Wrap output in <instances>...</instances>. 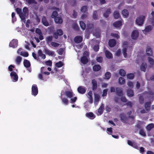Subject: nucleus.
Returning <instances> with one entry per match:
<instances>
[{
  "instance_id": "nucleus-13",
  "label": "nucleus",
  "mask_w": 154,
  "mask_h": 154,
  "mask_svg": "<svg viewBox=\"0 0 154 154\" xmlns=\"http://www.w3.org/2000/svg\"><path fill=\"white\" fill-rule=\"evenodd\" d=\"M104 108V105L103 103H102L101 106L98 109V115H100L103 113Z\"/></svg>"
},
{
  "instance_id": "nucleus-28",
  "label": "nucleus",
  "mask_w": 154,
  "mask_h": 154,
  "mask_svg": "<svg viewBox=\"0 0 154 154\" xmlns=\"http://www.w3.org/2000/svg\"><path fill=\"white\" fill-rule=\"evenodd\" d=\"M23 65L26 68L29 67L31 65L30 62L27 60L25 59L23 61Z\"/></svg>"
},
{
  "instance_id": "nucleus-48",
  "label": "nucleus",
  "mask_w": 154,
  "mask_h": 154,
  "mask_svg": "<svg viewBox=\"0 0 154 154\" xmlns=\"http://www.w3.org/2000/svg\"><path fill=\"white\" fill-rule=\"evenodd\" d=\"M127 48L126 47H124L122 49V52L124 56L125 57H126L127 56Z\"/></svg>"
},
{
  "instance_id": "nucleus-40",
  "label": "nucleus",
  "mask_w": 154,
  "mask_h": 154,
  "mask_svg": "<svg viewBox=\"0 0 154 154\" xmlns=\"http://www.w3.org/2000/svg\"><path fill=\"white\" fill-rule=\"evenodd\" d=\"M19 16L22 20H23L25 19L26 14H24L23 12L19 14Z\"/></svg>"
},
{
  "instance_id": "nucleus-54",
  "label": "nucleus",
  "mask_w": 154,
  "mask_h": 154,
  "mask_svg": "<svg viewBox=\"0 0 154 154\" xmlns=\"http://www.w3.org/2000/svg\"><path fill=\"white\" fill-rule=\"evenodd\" d=\"M77 98L76 97H74L73 98H71L70 102L72 103H74L77 100Z\"/></svg>"
},
{
  "instance_id": "nucleus-24",
  "label": "nucleus",
  "mask_w": 154,
  "mask_h": 154,
  "mask_svg": "<svg viewBox=\"0 0 154 154\" xmlns=\"http://www.w3.org/2000/svg\"><path fill=\"white\" fill-rule=\"evenodd\" d=\"M111 13V9L110 8H108L107 9L105 12L103 13V16L105 18H108L109 16V14Z\"/></svg>"
},
{
  "instance_id": "nucleus-5",
  "label": "nucleus",
  "mask_w": 154,
  "mask_h": 154,
  "mask_svg": "<svg viewBox=\"0 0 154 154\" xmlns=\"http://www.w3.org/2000/svg\"><path fill=\"white\" fill-rule=\"evenodd\" d=\"M10 76L13 79V81L16 82L17 81L18 77L16 72L14 71L11 72L10 73Z\"/></svg>"
},
{
  "instance_id": "nucleus-9",
  "label": "nucleus",
  "mask_w": 154,
  "mask_h": 154,
  "mask_svg": "<svg viewBox=\"0 0 154 154\" xmlns=\"http://www.w3.org/2000/svg\"><path fill=\"white\" fill-rule=\"evenodd\" d=\"M139 34L138 31L137 30L133 31L131 35V37L133 39H136L138 37Z\"/></svg>"
},
{
  "instance_id": "nucleus-23",
  "label": "nucleus",
  "mask_w": 154,
  "mask_h": 154,
  "mask_svg": "<svg viewBox=\"0 0 154 154\" xmlns=\"http://www.w3.org/2000/svg\"><path fill=\"white\" fill-rule=\"evenodd\" d=\"M100 99V96L98 94H95L94 95V103L96 105H97Z\"/></svg>"
},
{
  "instance_id": "nucleus-4",
  "label": "nucleus",
  "mask_w": 154,
  "mask_h": 154,
  "mask_svg": "<svg viewBox=\"0 0 154 154\" xmlns=\"http://www.w3.org/2000/svg\"><path fill=\"white\" fill-rule=\"evenodd\" d=\"M53 36L56 39L58 38V36H61L63 34V31L61 29H58L57 30L56 32L53 33Z\"/></svg>"
},
{
  "instance_id": "nucleus-12",
  "label": "nucleus",
  "mask_w": 154,
  "mask_h": 154,
  "mask_svg": "<svg viewBox=\"0 0 154 154\" xmlns=\"http://www.w3.org/2000/svg\"><path fill=\"white\" fill-rule=\"evenodd\" d=\"M151 104V102L150 101L147 102L145 103L144 107L147 112H149L150 111Z\"/></svg>"
},
{
  "instance_id": "nucleus-18",
  "label": "nucleus",
  "mask_w": 154,
  "mask_h": 154,
  "mask_svg": "<svg viewBox=\"0 0 154 154\" xmlns=\"http://www.w3.org/2000/svg\"><path fill=\"white\" fill-rule=\"evenodd\" d=\"M152 29V27L151 25L147 26L145 28L144 30L143 31V32L145 34L146 32H150Z\"/></svg>"
},
{
  "instance_id": "nucleus-59",
  "label": "nucleus",
  "mask_w": 154,
  "mask_h": 154,
  "mask_svg": "<svg viewBox=\"0 0 154 154\" xmlns=\"http://www.w3.org/2000/svg\"><path fill=\"white\" fill-rule=\"evenodd\" d=\"M96 60L97 62L101 63L103 61V57H97Z\"/></svg>"
},
{
  "instance_id": "nucleus-2",
  "label": "nucleus",
  "mask_w": 154,
  "mask_h": 154,
  "mask_svg": "<svg viewBox=\"0 0 154 154\" xmlns=\"http://www.w3.org/2000/svg\"><path fill=\"white\" fill-rule=\"evenodd\" d=\"M61 95H65L67 97L71 98L75 95V94L71 90L65 91V92L64 91H62Z\"/></svg>"
},
{
  "instance_id": "nucleus-1",
  "label": "nucleus",
  "mask_w": 154,
  "mask_h": 154,
  "mask_svg": "<svg viewBox=\"0 0 154 154\" xmlns=\"http://www.w3.org/2000/svg\"><path fill=\"white\" fill-rule=\"evenodd\" d=\"M145 18V15H140L138 17H137L136 20V23L139 26H142L144 23Z\"/></svg>"
},
{
  "instance_id": "nucleus-42",
  "label": "nucleus",
  "mask_w": 154,
  "mask_h": 154,
  "mask_svg": "<svg viewBox=\"0 0 154 154\" xmlns=\"http://www.w3.org/2000/svg\"><path fill=\"white\" fill-rule=\"evenodd\" d=\"M58 15V13L56 11H53L51 17L53 18H55L57 17Z\"/></svg>"
},
{
  "instance_id": "nucleus-16",
  "label": "nucleus",
  "mask_w": 154,
  "mask_h": 154,
  "mask_svg": "<svg viewBox=\"0 0 154 154\" xmlns=\"http://www.w3.org/2000/svg\"><path fill=\"white\" fill-rule=\"evenodd\" d=\"M116 94L118 96H121L123 95V91L121 88H116Z\"/></svg>"
},
{
  "instance_id": "nucleus-11",
  "label": "nucleus",
  "mask_w": 154,
  "mask_h": 154,
  "mask_svg": "<svg viewBox=\"0 0 154 154\" xmlns=\"http://www.w3.org/2000/svg\"><path fill=\"white\" fill-rule=\"evenodd\" d=\"M83 38L81 36H77L74 38L75 42L76 43H79L82 42Z\"/></svg>"
},
{
  "instance_id": "nucleus-39",
  "label": "nucleus",
  "mask_w": 154,
  "mask_h": 154,
  "mask_svg": "<svg viewBox=\"0 0 154 154\" xmlns=\"http://www.w3.org/2000/svg\"><path fill=\"white\" fill-rule=\"evenodd\" d=\"M119 83L120 84H123L125 83V79L122 77H120L119 79Z\"/></svg>"
},
{
  "instance_id": "nucleus-25",
  "label": "nucleus",
  "mask_w": 154,
  "mask_h": 154,
  "mask_svg": "<svg viewBox=\"0 0 154 154\" xmlns=\"http://www.w3.org/2000/svg\"><path fill=\"white\" fill-rule=\"evenodd\" d=\"M54 19L55 22L56 23L61 24L63 23V20L60 17H57Z\"/></svg>"
},
{
  "instance_id": "nucleus-17",
  "label": "nucleus",
  "mask_w": 154,
  "mask_h": 154,
  "mask_svg": "<svg viewBox=\"0 0 154 154\" xmlns=\"http://www.w3.org/2000/svg\"><path fill=\"white\" fill-rule=\"evenodd\" d=\"M77 90L78 92L81 94H84L86 91V90L85 89V88L82 86H80L78 88Z\"/></svg>"
},
{
  "instance_id": "nucleus-10",
  "label": "nucleus",
  "mask_w": 154,
  "mask_h": 154,
  "mask_svg": "<svg viewBox=\"0 0 154 154\" xmlns=\"http://www.w3.org/2000/svg\"><path fill=\"white\" fill-rule=\"evenodd\" d=\"M116 43V40L114 39H110L108 42L109 46L111 48L114 47Z\"/></svg>"
},
{
  "instance_id": "nucleus-29",
  "label": "nucleus",
  "mask_w": 154,
  "mask_h": 154,
  "mask_svg": "<svg viewBox=\"0 0 154 154\" xmlns=\"http://www.w3.org/2000/svg\"><path fill=\"white\" fill-rule=\"evenodd\" d=\"M122 13L125 18H127L128 17L129 13L128 10L127 9L123 10L122 11Z\"/></svg>"
},
{
  "instance_id": "nucleus-6",
  "label": "nucleus",
  "mask_w": 154,
  "mask_h": 154,
  "mask_svg": "<svg viewBox=\"0 0 154 154\" xmlns=\"http://www.w3.org/2000/svg\"><path fill=\"white\" fill-rule=\"evenodd\" d=\"M18 44V40L16 39H13L10 42L9 45L10 47L15 48L17 47Z\"/></svg>"
},
{
  "instance_id": "nucleus-47",
  "label": "nucleus",
  "mask_w": 154,
  "mask_h": 154,
  "mask_svg": "<svg viewBox=\"0 0 154 154\" xmlns=\"http://www.w3.org/2000/svg\"><path fill=\"white\" fill-rule=\"evenodd\" d=\"M93 24L90 22H88L87 24V28L89 29H91L93 27Z\"/></svg>"
},
{
  "instance_id": "nucleus-3",
  "label": "nucleus",
  "mask_w": 154,
  "mask_h": 154,
  "mask_svg": "<svg viewBox=\"0 0 154 154\" xmlns=\"http://www.w3.org/2000/svg\"><path fill=\"white\" fill-rule=\"evenodd\" d=\"M32 94L35 96H36L38 93V88L35 84L32 85Z\"/></svg>"
},
{
  "instance_id": "nucleus-57",
  "label": "nucleus",
  "mask_w": 154,
  "mask_h": 154,
  "mask_svg": "<svg viewBox=\"0 0 154 154\" xmlns=\"http://www.w3.org/2000/svg\"><path fill=\"white\" fill-rule=\"evenodd\" d=\"M99 45H95L93 48V49L94 50L96 51L97 52L99 51Z\"/></svg>"
},
{
  "instance_id": "nucleus-45",
  "label": "nucleus",
  "mask_w": 154,
  "mask_h": 154,
  "mask_svg": "<svg viewBox=\"0 0 154 154\" xmlns=\"http://www.w3.org/2000/svg\"><path fill=\"white\" fill-rule=\"evenodd\" d=\"M144 99L142 96L140 95L139 97V102L140 104H142L144 103Z\"/></svg>"
},
{
  "instance_id": "nucleus-61",
  "label": "nucleus",
  "mask_w": 154,
  "mask_h": 154,
  "mask_svg": "<svg viewBox=\"0 0 154 154\" xmlns=\"http://www.w3.org/2000/svg\"><path fill=\"white\" fill-rule=\"evenodd\" d=\"M121 101L123 102H126L127 100V99L124 96H122L121 97Z\"/></svg>"
},
{
  "instance_id": "nucleus-8",
  "label": "nucleus",
  "mask_w": 154,
  "mask_h": 154,
  "mask_svg": "<svg viewBox=\"0 0 154 154\" xmlns=\"http://www.w3.org/2000/svg\"><path fill=\"white\" fill-rule=\"evenodd\" d=\"M119 117L122 122L125 123L127 122L128 118L124 113L121 114L119 115Z\"/></svg>"
},
{
  "instance_id": "nucleus-19",
  "label": "nucleus",
  "mask_w": 154,
  "mask_h": 154,
  "mask_svg": "<svg viewBox=\"0 0 154 154\" xmlns=\"http://www.w3.org/2000/svg\"><path fill=\"white\" fill-rule=\"evenodd\" d=\"M42 22L44 25L46 26H48L49 25V23L47 20L46 17L45 16H43L42 18Z\"/></svg>"
},
{
  "instance_id": "nucleus-56",
  "label": "nucleus",
  "mask_w": 154,
  "mask_h": 154,
  "mask_svg": "<svg viewBox=\"0 0 154 154\" xmlns=\"http://www.w3.org/2000/svg\"><path fill=\"white\" fill-rule=\"evenodd\" d=\"M27 2L29 4H37V2L35 0H28Z\"/></svg>"
},
{
  "instance_id": "nucleus-27",
  "label": "nucleus",
  "mask_w": 154,
  "mask_h": 154,
  "mask_svg": "<svg viewBox=\"0 0 154 154\" xmlns=\"http://www.w3.org/2000/svg\"><path fill=\"white\" fill-rule=\"evenodd\" d=\"M86 116L88 117L91 119H93L95 117L93 113L91 112L87 113L86 114Z\"/></svg>"
},
{
  "instance_id": "nucleus-38",
  "label": "nucleus",
  "mask_w": 154,
  "mask_h": 154,
  "mask_svg": "<svg viewBox=\"0 0 154 154\" xmlns=\"http://www.w3.org/2000/svg\"><path fill=\"white\" fill-rule=\"evenodd\" d=\"M93 17V19L95 20H97L98 19V16L97 14V12L96 11H94Z\"/></svg>"
},
{
  "instance_id": "nucleus-44",
  "label": "nucleus",
  "mask_w": 154,
  "mask_h": 154,
  "mask_svg": "<svg viewBox=\"0 0 154 154\" xmlns=\"http://www.w3.org/2000/svg\"><path fill=\"white\" fill-rule=\"evenodd\" d=\"M63 65V64L61 61H60L59 62L57 63H56L55 66L57 68H60Z\"/></svg>"
},
{
  "instance_id": "nucleus-36",
  "label": "nucleus",
  "mask_w": 154,
  "mask_h": 154,
  "mask_svg": "<svg viewBox=\"0 0 154 154\" xmlns=\"http://www.w3.org/2000/svg\"><path fill=\"white\" fill-rule=\"evenodd\" d=\"M22 58L20 56H17L15 60V61L17 65H19L21 61Z\"/></svg>"
},
{
  "instance_id": "nucleus-53",
  "label": "nucleus",
  "mask_w": 154,
  "mask_h": 154,
  "mask_svg": "<svg viewBox=\"0 0 154 154\" xmlns=\"http://www.w3.org/2000/svg\"><path fill=\"white\" fill-rule=\"evenodd\" d=\"M51 44L52 46L55 48L58 47L60 45L59 43L54 42H51Z\"/></svg>"
},
{
  "instance_id": "nucleus-15",
  "label": "nucleus",
  "mask_w": 154,
  "mask_h": 154,
  "mask_svg": "<svg viewBox=\"0 0 154 154\" xmlns=\"http://www.w3.org/2000/svg\"><path fill=\"white\" fill-rule=\"evenodd\" d=\"M122 20L115 22L113 23V25L115 27L119 28L122 25Z\"/></svg>"
},
{
  "instance_id": "nucleus-51",
  "label": "nucleus",
  "mask_w": 154,
  "mask_h": 154,
  "mask_svg": "<svg viewBox=\"0 0 154 154\" xmlns=\"http://www.w3.org/2000/svg\"><path fill=\"white\" fill-rule=\"evenodd\" d=\"M44 68V67H42L41 69V72L42 74H43L45 75H49L50 74V72H43V70Z\"/></svg>"
},
{
  "instance_id": "nucleus-20",
  "label": "nucleus",
  "mask_w": 154,
  "mask_h": 154,
  "mask_svg": "<svg viewBox=\"0 0 154 154\" xmlns=\"http://www.w3.org/2000/svg\"><path fill=\"white\" fill-rule=\"evenodd\" d=\"M92 89L93 91H95L97 88V83L95 79L92 80Z\"/></svg>"
},
{
  "instance_id": "nucleus-33",
  "label": "nucleus",
  "mask_w": 154,
  "mask_h": 154,
  "mask_svg": "<svg viewBox=\"0 0 154 154\" xmlns=\"http://www.w3.org/2000/svg\"><path fill=\"white\" fill-rule=\"evenodd\" d=\"M63 103L65 105H67L68 104L69 101L68 99L66 97H63L62 96L60 97Z\"/></svg>"
},
{
  "instance_id": "nucleus-22",
  "label": "nucleus",
  "mask_w": 154,
  "mask_h": 154,
  "mask_svg": "<svg viewBox=\"0 0 154 154\" xmlns=\"http://www.w3.org/2000/svg\"><path fill=\"white\" fill-rule=\"evenodd\" d=\"M88 61V59L86 56H83L81 58V62L84 64H86Z\"/></svg>"
},
{
  "instance_id": "nucleus-63",
  "label": "nucleus",
  "mask_w": 154,
  "mask_h": 154,
  "mask_svg": "<svg viewBox=\"0 0 154 154\" xmlns=\"http://www.w3.org/2000/svg\"><path fill=\"white\" fill-rule=\"evenodd\" d=\"M45 64L47 66H51L52 64V62L50 60H48L45 62Z\"/></svg>"
},
{
  "instance_id": "nucleus-14",
  "label": "nucleus",
  "mask_w": 154,
  "mask_h": 154,
  "mask_svg": "<svg viewBox=\"0 0 154 154\" xmlns=\"http://www.w3.org/2000/svg\"><path fill=\"white\" fill-rule=\"evenodd\" d=\"M105 54L106 57L108 59H111L113 58L112 54L109 51L106 50L105 51Z\"/></svg>"
},
{
  "instance_id": "nucleus-26",
  "label": "nucleus",
  "mask_w": 154,
  "mask_h": 154,
  "mask_svg": "<svg viewBox=\"0 0 154 154\" xmlns=\"http://www.w3.org/2000/svg\"><path fill=\"white\" fill-rule=\"evenodd\" d=\"M101 67L98 64H96L93 67V70L95 72H97L99 71L101 69Z\"/></svg>"
},
{
  "instance_id": "nucleus-64",
  "label": "nucleus",
  "mask_w": 154,
  "mask_h": 154,
  "mask_svg": "<svg viewBox=\"0 0 154 154\" xmlns=\"http://www.w3.org/2000/svg\"><path fill=\"white\" fill-rule=\"evenodd\" d=\"M73 28L75 30L77 31H78L79 29L78 26L76 24H75L73 25Z\"/></svg>"
},
{
  "instance_id": "nucleus-7",
  "label": "nucleus",
  "mask_w": 154,
  "mask_h": 154,
  "mask_svg": "<svg viewBox=\"0 0 154 154\" xmlns=\"http://www.w3.org/2000/svg\"><path fill=\"white\" fill-rule=\"evenodd\" d=\"M44 51L45 53L49 56L54 57L56 55L54 51H51L47 48H45L44 49Z\"/></svg>"
},
{
  "instance_id": "nucleus-41",
  "label": "nucleus",
  "mask_w": 154,
  "mask_h": 154,
  "mask_svg": "<svg viewBox=\"0 0 154 154\" xmlns=\"http://www.w3.org/2000/svg\"><path fill=\"white\" fill-rule=\"evenodd\" d=\"M53 37L52 36H50L47 37L46 38V41L48 44L51 42L52 40Z\"/></svg>"
},
{
  "instance_id": "nucleus-55",
  "label": "nucleus",
  "mask_w": 154,
  "mask_h": 154,
  "mask_svg": "<svg viewBox=\"0 0 154 154\" xmlns=\"http://www.w3.org/2000/svg\"><path fill=\"white\" fill-rule=\"evenodd\" d=\"M58 54L60 55H62L63 52V48H61L57 51Z\"/></svg>"
},
{
  "instance_id": "nucleus-34",
  "label": "nucleus",
  "mask_w": 154,
  "mask_h": 154,
  "mask_svg": "<svg viewBox=\"0 0 154 154\" xmlns=\"http://www.w3.org/2000/svg\"><path fill=\"white\" fill-rule=\"evenodd\" d=\"M113 16L115 19H118L120 17V15L118 11H115L113 13Z\"/></svg>"
},
{
  "instance_id": "nucleus-60",
  "label": "nucleus",
  "mask_w": 154,
  "mask_h": 154,
  "mask_svg": "<svg viewBox=\"0 0 154 154\" xmlns=\"http://www.w3.org/2000/svg\"><path fill=\"white\" fill-rule=\"evenodd\" d=\"M21 55L24 57H27L29 56V54L27 52L23 51L22 52Z\"/></svg>"
},
{
  "instance_id": "nucleus-35",
  "label": "nucleus",
  "mask_w": 154,
  "mask_h": 154,
  "mask_svg": "<svg viewBox=\"0 0 154 154\" xmlns=\"http://www.w3.org/2000/svg\"><path fill=\"white\" fill-rule=\"evenodd\" d=\"M105 79H109L111 77V74L109 72H106L105 74Z\"/></svg>"
},
{
  "instance_id": "nucleus-30",
  "label": "nucleus",
  "mask_w": 154,
  "mask_h": 154,
  "mask_svg": "<svg viewBox=\"0 0 154 154\" xmlns=\"http://www.w3.org/2000/svg\"><path fill=\"white\" fill-rule=\"evenodd\" d=\"M154 128V124L150 123L148 124L146 127V130L148 131H149L152 129Z\"/></svg>"
},
{
  "instance_id": "nucleus-62",
  "label": "nucleus",
  "mask_w": 154,
  "mask_h": 154,
  "mask_svg": "<svg viewBox=\"0 0 154 154\" xmlns=\"http://www.w3.org/2000/svg\"><path fill=\"white\" fill-rule=\"evenodd\" d=\"M23 13L25 14L28 13V9L26 7H25L23 9Z\"/></svg>"
},
{
  "instance_id": "nucleus-49",
  "label": "nucleus",
  "mask_w": 154,
  "mask_h": 154,
  "mask_svg": "<svg viewBox=\"0 0 154 154\" xmlns=\"http://www.w3.org/2000/svg\"><path fill=\"white\" fill-rule=\"evenodd\" d=\"M111 36L117 39L119 38V36L118 34L112 33L111 34Z\"/></svg>"
},
{
  "instance_id": "nucleus-31",
  "label": "nucleus",
  "mask_w": 154,
  "mask_h": 154,
  "mask_svg": "<svg viewBox=\"0 0 154 154\" xmlns=\"http://www.w3.org/2000/svg\"><path fill=\"white\" fill-rule=\"evenodd\" d=\"M146 52V54L148 56H151L152 54L151 49L149 47H147Z\"/></svg>"
},
{
  "instance_id": "nucleus-21",
  "label": "nucleus",
  "mask_w": 154,
  "mask_h": 154,
  "mask_svg": "<svg viewBox=\"0 0 154 154\" xmlns=\"http://www.w3.org/2000/svg\"><path fill=\"white\" fill-rule=\"evenodd\" d=\"M147 67L146 63L145 62H143L140 66V70L144 72L146 71V69Z\"/></svg>"
},
{
  "instance_id": "nucleus-32",
  "label": "nucleus",
  "mask_w": 154,
  "mask_h": 154,
  "mask_svg": "<svg viewBox=\"0 0 154 154\" xmlns=\"http://www.w3.org/2000/svg\"><path fill=\"white\" fill-rule=\"evenodd\" d=\"M127 94L128 97H133L134 95L133 91L131 89H128L127 91Z\"/></svg>"
},
{
  "instance_id": "nucleus-58",
  "label": "nucleus",
  "mask_w": 154,
  "mask_h": 154,
  "mask_svg": "<svg viewBox=\"0 0 154 154\" xmlns=\"http://www.w3.org/2000/svg\"><path fill=\"white\" fill-rule=\"evenodd\" d=\"M128 86L131 88H133L134 87L133 83L130 81H128L127 83Z\"/></svg>"
},
{
  "instance_id": "nucleus-52",
  "label": "nucleus",
  "mask_w": 154,
  "mask_h": 154,
  "mask_svg": "<svg viewBox=\"0 0 154 154\" xmlns=\"http://www.w3.org/2000/svg\"><path fill=\"white\" fill-rule=\"evenodd\" d=\"M139 133L141 135L143 136H146V134L143 129H141L140 130Z\"/></svg>"
},
{
  "instance_id": "nucleus-43",
  "label": "nucleus",
  "mask_w": 154,
  "mask_h": 154,
  "mask_svg": "<svg viewBox=\"0 0 154 154\" xmlns=\"http://www.w3.org/2000/svg\"><path fill=\"white\" fill-rule=\"evenodd\" d=\"M79 23L81 28L83 30H84L86 28V25L85 23L83 21H81Z\"/></svg>"
},
{
  "instance_id": "nucleus-50",
  "label": "nucleus",
  "mask_w": 154,
  "mask_h": 154,
  "mask_svg": "<svg viewBox=\"0 0 154 154\" xmlns=\"http://www.w3.org/2000/svg\"><path fill=\"white\" fill-rule=\"evenodd\" d=\"M127 77L130 79H133L134 77V75L133 73H128L127 75Z\"/></svg>"
},
{
  "instance_id": "nucleus-46",
  "label": "nucleus",
  "mask_w": 154,
  "mask_h": 154,
  "mask_svg": "<svg viewBox=\"0 0 154 154\" xmlns=\"http://www.w3.org/2000/svg\"><path fill=\"white\" fill-rule=\"evenodd\" d=\"M148 60L149 63L152 65H154V60L151 57H149L148 58Z\"/></svg>"
},
{
  "instance_id": "nucleus-37",
  "label": "nucleus",
  "mask_w": 154,
  "mask_h": 154,
  "mask_svg": "<svg viewBox=\"0 0 154 154\" xmlns=\"http://www.w3.org/2000/svg\"><path fill=\"white\" fill-rule=\"evenodd\" d=\"M119 74L123 76H125L126 75V73L125 71L123 69H121L119 72Z\"/></svg>"
}]
</instances>
